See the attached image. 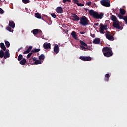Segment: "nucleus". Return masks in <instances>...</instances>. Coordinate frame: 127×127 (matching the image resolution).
Here are the masks:
<instances>
[{"mask_svg":"<svg viewBox=\"0 0 127 127\" xmlns=\"http://www.w3.org/2000/svg\"><path fill=\"white\" fill-rule=\"evenodd\" d=\"M111 19L112 21H114L113 23V27L120 30H122V29H123V27L120 26L121 24L122 25V23L117 20V17L116 16H112Z\"/></svg>","mask_w":127,"mask_h":127,"instance_id":"nucleus-1","label":"nucleus"},{"mask_svg":"<svg viewBox=\"0 0 127 127\" xmlns=\"http://www.w3.org/2000/svg\"><path fill=\"white\" fill-rule=\"evenodd\" d=\"M102 52L105 57H111L113 56V52L110 47H104L102 49Z\"/></svg>","mask_w":127,"mask_h":127,"instance_id":"nucleus-2","label":"nucleus"},{"mask_svg":"<svg viewBox=\"0 0 127 127\" xmlns=\"http://www.w3.org/2000/svg\"><path fill=\"white\" fill-rule=\"evenodd\" d=\"M79 23L83 26H87L90 24V21L86 16H82L80 19Z\"/></svg>","mask_w":127,"mask_h":127,"instance_id":"nucleus-3","label":"nucleus"},{"mask_svg":"<svg viewBox=\"0 0 127 127\" xmlns=\"http://www.w3.org/2000/svg\"><path fill=\"white\" fill-rule=\"evenodd\" d=\"M89 14L91 15V16H104V13H98V12H96L94 11V10L91 9L89 11Z\"/></svg>","mask_w":127,"mask_h":127,"instance_id":"nucleus-4","label":"nucleus"},{"mask_svg":"<svg viewBox=\"0 0 127 127\" xmlns=\"http://www.w3.org/2000/svg\"><path fill=\"white\" fill-rule=\"evenodd\" d=\"M106 38L107 39H108V40H110V41H113L114 40V33H111L109 31H107L105 33Z\"/></svg>","mask_w":127,"mask_h":127,"instance_id":"nucleus-5","label":"nucleus"},{"mask_svg":"<svg viewBox=\"0 0 127 127\" xmlns=\"http://www.w3.org/2000/svg\"><path fill=\"white\" fill-rule=\"evenodd\" d=\"M100 3L101 5L105 7H110L111 6L110 0H102L100 1Z\"/></svg>","mask_w":127,"mask_h":127,"instance_id":"nucleus-6","label":"nucleus"},{"mask_svg":"<svg viewBox=\"0 0 127 127\" xmlns=\"http://www.w3.org/2000/svg\"><path fill=\"white\" fill-rule=\"evenodd\" d=\"M80 59L81 60H82L83 61H91L92 60V58L90 56H81L79 57Z\"/></svg>","mask_w":127,"mask_h":127,"instance_id":"nucleus-7","label":"nucleus"},{"mask_svg":"<svg viewBox=\"0 0 127 127\" xmlns=\"http://www.w3.org/2000/svg\"><path fill=\"white\" fill-rule=\"evenodd\" d=\"M32 33L34 34V35H37V34H39L40 35H41V33H42V31L41 30L35 29L32 30Z\"/></svg>","mask_w":127,"mask_h":127,"instance_id":"nucleus-8","label":"nucleus"},{"mask_svg":"<svg viewBox=\"0 0 127 127\" xmlns=\"http://www.w3.org/2000/svg\"><path fill=\"white\" fill-rule=\"evenodd\" d=\"M10 57V54L9 53V50L7 49L5 52V54L4 55V59H6Z\"/></svg>","mask_w":127,"mask_h":127,"instance_id":"nucleus-9","label":"nucleus"},{"mask_svg":"<svg viewBox=\"0 0 127 127\" xmlns=\"http://www.w3.org/2000/svg\"><path fill=\"white\" fill-rule=\"evenodd\" d=\"M119 12L120 15H118V16H123L126 14V10L123 8H120L119 9Z\"/></svg>","mask_w":127,"mask_h":127,"instance_id":"nucleus-10","label":"nucleus"},{"mask_svg":"<svg viewBox=\"0 0 127 127\" xmlns=\"http://www.w3.org/2000/svg\"><path fill=\"white\" fill-rule=\"evenodd\" d=\"M45 49H50L51 47V44L50 43H45L43 45Z\"/></svg>","mask_w":127,"mask_h":127,"instance_id":"nucleus-11","label":"nucleus"},{"mask_svg":"<svg viewBox=\"0 0 127 127\" xmlns=\"http://www.w3.org/2000/svg\"><path fill=\"white\" fill-rule=\"evenodd\" d=\"M56 11L58 13L61 14L63 12V9L61 7H57L56 9Z\"/></svg>","mask_w":127,"mask_h":127,"instance_id":"nucleus-12","label":"nucleus"},{"mask_svg":"<svg viewBox=\"0 0 127 127\" xmlns=\"http://www.w3.org/2000/svg\"><path fill=\"white\" fill-rule=\"evenodd\" d=\"M54 51L56 54L59 52V47L58 46V45L55 44L54 48Z\"/></svg>","mask_w":127,"mask_h":127,"instance_id":"nucleus-13","label":"nucleus"},{"mask_svg":"<svg viewBox=\"0 0 127 127\" xmlns=\"http://www.w3.org/2000/svg\"><path fill=\"white\" fill-rule=\"evenodd\" d=\"M100 42L101 41L99 38H96L93 41V43H94V44H100Z\"/></svg>","mask_w":127,"mask_h":127,"instance_id":"nucleus-14","label":"nucleus"},{"mask_svg":"<svg viewBox=\"0 0 127 127\" xmlns=\"http://www.w3.org/2000/svg\"><path fill=\"white\" fill-rule=\"evenodd\" d=\"M9 25L10 27H12V28H14L15 27V23L13 21H9Z\"/></svg>","mask_w":127,"mask_h":127,"instance_id":"nucleus-15","label":"nucleus"},{"mask_svg":"<svg viewBox=\"0 0 127 127\" xmlns=\"http://www.w3.org/2000/svg\"><path fill=\"white\" fill-rule=\"evenodd\" d=\"M71 35L74 39L78 40V37L77 36V33H76V32L72 31L71 33Z\"/></svg>","mask_w":127,"mask_h":127,"instance_id":"nucleus-16","label":"nucleus"},{"mask_svg":"<svg viewBox=\"0 0 127 127\" xmlns=\"http://www.w3.org/2000/svg\"><path fill=\"white\" fill-rule=\"evenodd\" d=\"M31 49H32V46H30L27 50L24 51L23 53V54H27V53H29L30 51H31Z\"/></svg>","mask_w":127,"mask_h":127,"instance_id":"nucleus-17","label":"nucleus"},{"mask_svg":"<svg viewBox=\"0 0 127 127\" xmlns=\"http://www.w3.org/2000/svg\"><path fill=\"white\" fill-rule=\"evenodd\" d=\"M0 47L4 51H5V50H6V47H5V45H4V43H3V42H2L0 44Z\"/></svg>","mask_w":127,"mask_h":127,"instance_id":"nucleus-18","label":"nucleus"},{"mask_svg":"<svg viewBox=\"0 0 127 127\" xmlns=\"http://www.w3.org/2000/svg\"><path fill=\"white\" fill-rule=\"evenodd\" d=\"M108 26L107 25H104L103 24H100V29H102L103 30H108Z\"/></svg>","mask_w":127,"mask_h":127,"instance_id":"nucleus-19","label":"nucleus"},{"mask_svg":"<svg viewBox=\"0 0 127 127\" xmlns=\"http://www.w3.org/2000/svg\"><path fill=\"white\" fill-rule=\"evenodd\" d=\"M80 49H82V50H84V51H87V50H91V49H89V47L86 48L84 46H80Z\"/></svg>","mask_w":127,"mask_h":127,"instance_id":"nucleus-20","label":"nucleus"},{"mask_svg":"<svg viewBox=\"0 0 127 127\" xmlns=\"http://www.w3.org/2000/svg\"><path fill=\"white\" fill-rule=\"evenodd\" d=\"M25 63H26V59H23L21 61H20V64L22 65H25Z\"/></svg>","mask_w":127,"mask_h":127,"instance_id":"nucleus-21","label":"nucleus"},{"mask_svg":"<svg viewBox=\"0 0 127 127\" xmlns=\"http://www.w3.org/2000/svg\"><path fill=\"white\" fill-rule=\"evenodd\" d=\"M109 79H110V74H105L104 81H105V82H108L109 81Z\"/></svg>","mask_w":127,"mask_h":127,"instance_id":"nucleus-22","label":"nucleus"},{"mask_svg":"<svg viewBox=\"0 0 127 127\" xmlns=\"http://www.w3.org/2000/svg\"><path fill=\"white\" fill-rule=\"evenodd\" d=\"M73 21H78L80 19L79 16H73V18H71Z\"/></svg>","mask_w":127,"mask_h":127,"instance_id":"nucleus-23","label":"nucleus"},{"mask_svg":"<svg viewBox=\"0 0 127 127\" xmlns=\"http://www.w3.org/2000/svg\"><path fill=\"white\" fill-rule=\"evenodd\" d=\"M120 18H123V19L124 20L125 23L127 24V16H119Z\"/></svg>","mask_w":127,"mask_h":127,"instance_id":"nucleus-24","label":"nucleus"},{"mask_svg":"<svg viewBox=\"0 0 127 127\" xmlns=\"http://www.w3.org/2000/svg\"><path fill=\"white\" fill-rule=\"evenodd\" d=\"M80 44H81V46H85L86 47H87V46H88V45L85 43V42L82 41V40H80Z\"/></svg>","mask_w":127,"mask_h":127,"instance_id":"nucleus-25","label":"nucleus"},{"mask_svg":"<svg viewBox=\"0 0 127 127\" xmlns=\"http://www.w3.org/2000/svg\"><path fill=\"white\" fill-rule=\"evenodd\" d=\"M42 63L41 61L39 60H37L34 62L35 65H39V64H41Z\"/></svg>","mask_w":127,"mask_h":127,"instance_id":"nucleus-26","label":"nucleus"},{"mask_svg":"<svg viewBox=\"0 0 127 127\" xmlns=\"http://www.w3.org/2000/svg\"><path fill=\"white\" fill-rule=\"evenodd\" d=\"M3 57H4V52L2 50H1L0 51V58H2Z\"/></svg>","mask_w":127,"mask_h":127,"instance_id":"nucleus-27","label":"nucleus"},{"mask_svg":"<svg viewBox=\"0 0 127 127\" xmlns=\"http://www.w3.org/2000/svg\"><path fill=\"white\" fill-rule=\"evenodd\" d=\"M45 58V56L43 54H41V55L39 56V60H44Z\"/></svg>","mask_w":127,"mask_h":127,"instance_id":"nucleus-28","label":"nucleus"},{"mask_svg":"<svg viewBox=\"0 0 127 127\" xmlns=\"http://www.w3.org/2000/svg\"><path fill=\"white\" fill-rule=\"evenodd\" d=\"M40 51V49H36L35 48L33 50H32V52L33 53H36L37 52H39V51Z\"/></svg>","mask_w":127,"mask_h":127,"instance_id":"nucleus-29","label":"nucleus"},{"mask_svg":"<svg viewBox=\"0 0 127 127\" xmlns=\"http://www.w3.org/2000/svg\"><path fill=\"white\" fill-rule=\"evenodd\" d=\"M5 44L6 47L8 48L10 46V43L8 42V41L5 40Z\"/></svg>","mask_w":127,"mask_h":127,"instance_id":"nucleus-30","label":"nucleus"},{"mask_svg":"<svg viewBox=\"0 0 127 127\" xmlns=\"http://www.w3.org/2000/svg\"><path fill=\"white\" fill-rule=\"evenodd\" d=\"M22 2L23 3L26 4L27 3H29L30 2V1H29V0H22Z\"/></svg>","mask_w":127,"mask_h":127,"instance_id":"nucleus-31","label":"nucleus"},{"mask_svg":"<svg viewBox=\"0 0 127 127\" xmlns=\"http://www.w3.org/2000/svg\"><path fill=\"white\" fill-rule=\"evenodd\" d=\"M22 58H23V56H22V55L20 54L18 57V61H20L21 60V59H22Z\"/></svg>","mask_w":127,"mask_h":127,"instance_id":"nucleus-32","label":"nucleus"},{"mask_svg":"<svg viewBox=\"0 0 127 127\" xmlns=\"http://www.w3.org/2000/svg\"><path fill=\"white\" fill-rule=\"evenodd\" d=\"M93 17L95 19H102L103 18L102 16H93Z\"/></svg>","mask_w":127,"mask_h":127,"instance_id":"nucleus-33","label":"nucleus"},{"mask_svg":"<svg viewBox=\"0 0 127 127\" xmlns=\"http://www.w3.org/2000/svg\"><path fill=\"white\" fill-rule=\"evenodd\" d=\"M99 32L102 34H105V31L104 30H103V28H100Z\"/></svg>","mask_w":127,"mask_h":127,"instance_id":"nucleus-34","label":"nucleus"},{"mask_svg":"<svg viewBox=\"0 0 127 127\" xmlns=\"http://www.w3.org/2000/svg\"><path fill=\"white\" fill-rule=\"evenodd\" d=\"M29 54L27 55V58H30V57L32 55L33 52H32V51H31L30 53H28Z\"/></svg>","mask_w":127,"mask_h":127,"instance_id":"nucleus-35","label":"nucleus"},{"mask_svg":"<svg viewBox=\"0 0 127 127\" xmlns=\"http://www.w3.org/2000/svg\"><path fill=\"white\" fill-rule=\"evenodd\" d=\"M64 3H66L67 2H71V0H63Z\"/></svg>","mask_w":127,"mask_h":127,"instance_id":"nucleus-36","label":"nucleus"},{"mask_svg":"<svg viewBox=\"0 0 127 127\" xmlns=\"http://www.w3.org/2000/svg\"><path fill=\"white\" fill-rule=\"evenodd\" d=\"M0 13L1 14H3V13H4V11H3L1 8H0Z\"/></svg>","mask_w":127,"mask_h":127,"instance_id":"nucleus-37","label":"nucleus"},{"mask_svg":"<svg viewBox=\"0 0 127 127\" xmlns=\"http://www.w3.org/2000/svg\"><path fill=\"white\" fill-rule=\"evenodd\" d=\"M6 29L8 30L10 32H11V27H7Z\"/></svg>","mask_w":127,"mask_h":127,"instance_id":"nucleus-38","label":"nucleus"},{"mask_svg":"<svg viewBox=\"0 0 127 127\" xmlns=\"http://www.w3.org/2000/svg\"><path fill=\"white\" fill-rule=\"evenodd\" d=\"M35 16H41V15L39 13H35Z\"/></svg>","mask_w":127,"mask_h":127,"instance_id":"nucleus-39","label":"nucleus"},{"mask_svg":"<svg viewBox=\"0 0 127 127\" xmlns=\"http://www.w3.org/2000/svg\"><path fill=\"white\" fill-rule=\"evenodd\" d=\"M73 1L74 2V3H76V4L78 5V3L79 2V1L78 0H73Z\"/></svg>","mask_w":127,"mask_h":127,"instance_id":"nucleus-40","label":"nucleus"},{"mask_svg":"<svg viewBox=\"0 0 127 127\" xmlns=\"http://www.w3.org/2000/svg\"><path fill=\"white\" fill-rule=\"evenodd\" d=\"M91 3H92V2L90 1L86 3V5H88V6H90L91 5Z\"/></svg>","mask_w":127,"mask_h":127,"instance_id":"nucleus-41","label":"nucleus"},{"mask_svg":"<svg viewBox=\"0 0 127 127\" xmlns=\"http://www.w3.org/2000/svg\"><path fill=\"white\" fill-rule=\"evenodd\" d=\"M36 17L37 18H38V19H41V18H42V19H43V17H42V16H36Z\"/></svg>","mask_w":127,"mask_h":127,"instance_id":"nucleus-42","label":"nucleus"},{"mask_svg":"<svg viewBox=\"0 0 127 127\" xmlns=\"http://www.w3.org/2000/svg\"><path fill=\"white\" fill-rule=\"evenodd\" d=\"M77 5H78V6H84V4L78 3V4H77Z\"/></svg>","mask_w":127,"mask_h":127,"instance_id":"nucleus-43","label":"nucleus"},{"mask_svg":"<svg viewBox=\"0 0 127 127\" xmlns=\"http://www.w3.org/2000/svg\"><path fill=\"white\" fill-rule=\"evenodd\" d=\"M32 60H33V61H36V60H36V58H35V57H34V58H32Z\"/></svg>","mask_w":127,"mask_h":127,"instance_id":"nucleus-44","label":"nucleus"},{"mask_svg":"<svg viewBox=\"0 0 127 127\" xmlns=\"http://www.w3.org/2000/svg\"><path fill=\"white\" fill-rule=\"evenodd\" d=\"M79 33H80V34H85V32L81 31V32H79Z\"/></svg>","mask_w":127,"mask_h":127,"instance_id":"nucleus-45","label":"nucleus"},{"mask_svg":"<svg viewBox=\"0 0 127 127\" xmlns=\"http://www.w3.org/2000/svg\"><path fill=\"white\" fill-rule=\"evenodd\" d=\"M51 16H56V15L55 13H52L51 14Z\"/></svg>","mask_w":127,"mask_h":127,"instance_id":"nucleus-46","label":"nucleus"},{"mask_svg":"<svg viewBox=\"0 0 127 127\" xmlns=\"http://www.w3.org/2000/svg\"><path fill=\"white\" fill-rule=\"evenodd\" d=\"M91 36H92V37H93V38H94V37H96V35H95V34H92V35H91Z\"/></svg>","mask_w":127,"mask_h":127,"instance_id":"nucleus-47","label":"nucleus"},{"mask_svg":"<svg viewBox=\"0 0 127 127\" xmlns=\"http://www.w3.org/2000/svg\"><path fill=\"white\" fill-rule=\"evenodd\" d=\"M94 25H95L96 26H98L99 25V23H95L94 24Z\"/></svg>","mask_w":127,"mask_h":127,"instance_id":"nucleus-48","label":"nucleus"},{"mask_svg":"<svg viewBox=\"0 0 127 127\" xmlns=\"http://www.w3.org/2000/svg\"><path fill=\"white\" fill-rule=\"evenodd\" d=\"M108 15H110V14L111 15V16H115V15H112V13H108Z\"/></svg>","mask_w":127,"mask_h":127,"instance_id":"nucleus-49","label":"nucleus"},{"mask_svg":"<svg viewBox=\"0 0 127 127\" xmlns=\"http://www.w3.org/2000/svg\"><path fill=\"white\" fill-rule=\"evenodd\" d=\"M20 51V48L18 50V52H19Z\"/></svg>","mask_w":127,"mask_h":127,"instance_id":"nucleus-50","label":"nucleus"},{"mask_svg":"<svg viewBox=\"0 0 127 127\" xmlns=\"http://www.w3.org/2000/svg\"><path fill=\"white\" fill-rule=\"evenodd\" d=\"M53 18H56V16H53Z\"/></svg>","mask_w":127,"mask_h":127,"instance_id":"nucleus-51","label":"nucleus"},{"mask_svg":"<svg viewBox=\"0 0 127 127\" xmlns=\"http://www.w3.org/2000/svg\"><path fill=\"white\" fill-rule=\"evenodd\" d=\"M32 59L31 58V59H29V60L30 61V60H32Z\"/></svg>","mask_w":127,"mask_h":127,"instance_id":"nucleus-52","label":"nucleus"},{"mask_svg":"<svg viewBox=\"0 0 127 127\" xmlns=\"http://www.w3.org/2000/svg\"><path fill=\"white\" fill-rule=\"evenodd\" d=\"M43 16H47V15H44Z\"/></svg>","mask_w":127,"mask_h":127,"instance_id":"nucleus-53","label":"nucleus"},{"mask_svg":"<svg viewBox=\"0 0 127 127\" xmlns=\"http://www.w3.org/2000/svg\"><path fill=\"white\" fill-rule=\"evenodd\" d=\"M74 16H77V15H75V14H74Z\"/></svg>","mask_w":127,"mask_h":127,"instance_id":"nucleus-54","label":"nucleus"},{"mask_svg":"<svg viewBox=\"0 0 127 127\" xmlns=\"http://www.w3.org/2000/svg\"><path fill=\"white\" fill-rule=\"evenodd\" d=\"M88 49H91V48H90L89 47H88Z\"/></svg>","mask_w":127,"mask_h":127,"instance_id":"nucleus-55","label":"nucleus"},{"mask_svg":"<svg viewBox=\"0 0 127 127\" xmlns=\"http://www.w3.org/2000/svg\"><path fill=\"white\" fill-rule=\"evenodd\" d=\"M87 10H89V9H87Z\"/></svg>","mask_w":127,"mask_h":127,"instance_id":"nucleus-56","label":"nucleus"}]
</instances>
